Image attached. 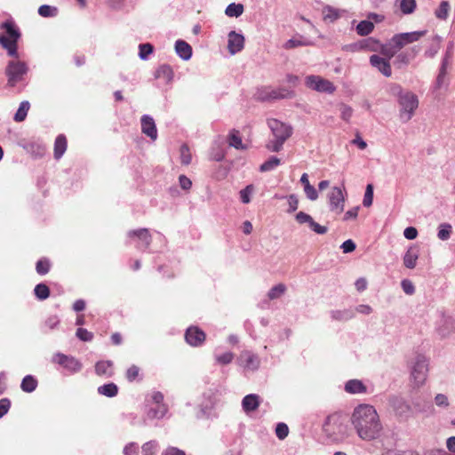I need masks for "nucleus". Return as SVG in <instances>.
Masks as SVG:
<instances>
[{"label":"nucleus","mask_w":455,"mask_h":455,"mask_svg":"<svg viewBox=\"0 0 455 455\" xmlns=\"http://www.w3.org/2000/svg\"><path fill=\"white\" fill-rule=\"evenodd\" d=\"M305 84L308 88L320 92L333 93L336 89L333 84L329 80L314 75L306 77Z\"/></svg>","instance_id":"obj_8"},{"label":"nucleus","mask_w":455,"mask_h":455,"mask_svg":"<svg viewBox=\"0 0 455 455\" xmlns=\"http://www.w3.org/2000/svg\"><path fill=\"white\" fill-rule=\"evenodd\" d=\"M254 191L253 185H248L240 191V199L243 204H249L251 202V195Z\"/></svg>","instance_id":"obj_49"},{"label":"nucleus","mask_w":455,"mask_h":455,"mask_svg":"<svg viewBox=\"0 0 455 455\" xmlns=\"http://www.w3.org/2000/svg\"><path fill=\"white\" fill-rule=\"evenodd\" d=\"M419 259V250L411 246L403 256V265L410 269H413L417 265V260Z\"/></svg>","instance_id":"obj_22"},{"label":"nucleus","mask_w":455,"mask_h":455,"mask_svg":"<svg viewBox=\"0 0 455 455\" xmlns=\"http://www.w3.org/2000/svg\"><path fill=\"white\" fill-rule=\"evenodd\" d=\"M267 125L273 139L267 141L266 148L271 152H279L283 149L284 142L291 136L292 127L274 118L267 120Z\"/></svg>","instance_id":"obj_2"},{"label":"nucleus","mask_w":455,"mask_h":455,"mask_svg":"<svg viewBox=\"0 0 455 455\" xmlns=\"http://www.w3.org/2000/svg\"><path fill=\"white\" fill-rule=\"evenodd\" d=\"M281 161L276 156H271L267 161L264 162L260 167V172H269L274 170L280 164Z\"/></svg>","instance_id":"obj_40"},{"label":"nucleus","mask_w":455,"mask_h":455,"mask_svg":"<svg viewBox=\"0 0 455 455\" xmlns=\"http://www.w3.org/2000/svg\"><path fill=\"white\" fill-rule=\"evenodd\" d=\"M351 424L357 435L364 441L377 439L382 431L379 414L375 408L369 404H360L354 409Z\"/></svg>","instance_id":"obj_1"},{"label":"nucleus","mask_w":455,"mask_h":455,"mask_svg":"<svg viewBox=\"0 0 455 455\" xmlns=\"http://www.w3.org/2000/svg\"><path fill=\"white\" fill-rule=\"evenodd\" d=\"M285 291L286 286L283 283H278L269 290L267 297L269 299H278L284 294Z\"/></svg>","instance_id":"obj_38"},{"label":"nucleus","mask_w":455,"mask_h":455,"mask_svg":"<svg viewBox=\"0 0 455 455\" xmlns=\"http://www.w3.org/2000/svg\"><path fill=\"white\" fill-rule=\"evenodd\" d=\"M36 272L39 275H45L50 270V262L47 259H40L36 263Z\"/></svg>","instance_id":"obj_52"},{"label":"nucleus","mask_w":455,"mask_h":455,"mask_svg":"<svg viewBox=\"0 0 455 455\" xmlns=\"http://www.w3.org/2000/svg\"><path fill=\"white\" fill-rule=\"evenodd\" d=\"M331 318L337 321H347L355 317L353 308H346L342 310H332L331 312Z\"/></svg>","instance_id":"obj_26"},{"label":"nucleus","mask_w":455,"mask_h":455,"mask_svg":"<svg viewBox=\"0 0 455 455\" xmlns=\"http://www.w3.org/2000/svg\"><path fill=\"white\" fill-rule=\"evenodd\" d=\"M215 359L218 363L220 364H228L230 363L234 359V354L231 352L224 353L223 355H216Z\"/></svg>","instance_id":"obj_56"},{"label":"nucleus","mask_w":455,"mask_h":455,"mask_svg":"<svg viewBox=\"0 0 455 455\" xmlns=\"http://www.w3.org/2000/svg\"><path fill=\"white\" fill-rule=\"evenodd\" d=\"M450 11V4L447 1H443L435 11V16L440 20H446Z\"/></svg>","instance_id":"obj_42"},{"label":"nucleus","mask_w":455,"mask_h":455,"mask_svg":"<svg viewBox=\"0 0 455 455\" xmlns=\"http://www.w3.org/2000/svg\"><path fill=\"white\" fill-rule=\"evenodd\" d=\"M401 286L403 291L408 295H412L415 292V287L412 282L408 279L403 280L401 282Z\"/></svg>","instance_id":"obj_61"},{"label":"nucleus","mask_w":455,"mask_h":455,"mask_svg":"<svg viewBox=\"0 0 455 455\" xmlns=\"http://www.w3.org/2000/svg\"><path fill=\"white\" fill-rule=\"evenodd\" d=\"M339 110L340 112V117L346 122H349L353 116V108L348 105L341 103L339 105Z\"/></svg>","instance_id":"obj_46"},{"label":"nucleus","mask_w":455,"mask_h":455,"mask_svg":"<svg viewBox=\"0 0 455 455\" xmlns=\"http://www.w3.org/2000/svg\"><path fill=\"white\" fill-rule=\"evenodd\" d=\"M400 8L403 13L410 14L414 12L416 8L415 0H401Z\"/></svg>","instance_id":"obj_44"},{"label":"nucleus","mask_w":455,"mask_h":455,"mask_svg":"<svg viewBox=\"0 0 455 455\" xmlns=\"http://www.w3.org/2000/svg\"><path fill=\"white\" fill-rule=\"evenodd\" d=\"M192 161V156L189 148L187 145L180 147V162L182 164L188 165Z\"/></svg>","instance_id":"obj_47"},{"label":"nucleus","mask_w":455,"mask_h":455,"mask_svg":"<svg viewBox=\"0 0 455 455\" xmlns=\"http://www.w3.org/2000/svg\"><path fill=\"white\" fill-rule=\"evenodd\" d=\"M34 292L36 297L40 300L46 299L50 296V290L44 283L37 284L34 289Z\"/></svg>","instance_id":"obj_39"},{"label":"nucleus","mask_w":455,"mask_h":455,"mask_svg":"<svg viewBox=\"0 0 455 455\" xmlns=\"http://www.w3.org/2000/svg\"><path fill=\"white\" fill-rule=\"evenodd\" d=\"M328 204L330 211L339 215L344 211L345 197L342 189L333 187L328 194Z\"/></svg>","instance_id":"obj_9"},{"label":"nucleus","mask_w":455,"mask_h":455,"mask_svg":"<svg viewBox=\"0 0 455 455\" xmlns=\"http://www.w3.org/2000/svg\"><path fill=\"white\" fill-rule=\"evenodd\" d=\"M363 50L371 52H379L380 49V42L373 37H368L362 40Z\"/></svg>","instance_id":"obj_31"},{"label":"nucleus","mask_w":455,"mask_h":455,"mask_svg":"<svg viewBox=\"0 0 455 455\" xmlns=\"http://www.w3.org/2000/svg\"><path fill=\"white\" fill-rule=\"evenodd\" d=\"M168 409L165 404H157L155 409H150L148 411V417L149 419H162L167 412Z\"/></svg>","instance_id":"obj_36"},{"label":"nucleus","mask_w":455,"mask_h":455,"mask_svg":"<svg viewBox=\"0 0 455 455\" xmlns=\"http://www.w3.org/2000/svg\"><path fill=\"white\" fill-rule=\"evenodd\" d=\"M374 28V25L371 21L369 20H362L359 22V24L356 26V32L360 36H367Z\"/></svg>","instance_id":"obj_35"},{"label":"nucleus","mask_w":455,"mask_h":455,"mask_svg":"<svg viewBox=\"0 0 455 455\" xmlns=\"http://www.w3.org/2000/svg\"><path fill=\"white\" fill-rule=\"evenodd\" d=\"M428 372V360L422 355H418L412 363L411 379L414 387H419L427 380Z\"/></svg>","instance_id":"obj_6"},{"label":"nucleus","mask_w":455,"mask_h":455,"mask_svg":"<svg viewBox=\"0 0 455 455\" xmlns=\"http://www.w3.org/2000/svg\"><path fill=\"white\" fill-rule=\"evenodd\" d=\"M185 339L189 345L197 347L204 343L205 333L198 327L191 326L188 328L185 333Z\"/></svg>","instance_id":"obj_15"},{"label":"nucleus","mask_w":455,"mask_h":455,"mask_svg":"<svg viewBox=\"0 0 455 455\" xmlns=\"http://www.w3.org/2000/svg\"><path fill=\"white\" fill-rule=\"evenodd\" d=\"M243 5L242 4L232 3L228 4L225 10V13L228 17H239L243 12Z\"/></svg>","instance_id":"obj_30"},{"label":"nucleus","mask_w":455,"mask_h":455,"mask_svg":"<svg viewBox=\"0 0 455 455\" xmlns=\"http://www.w3.org/2000/svg\"><path fill=\"white\" fill-rule=\"evenodd\" d=\"M370 63L386 77L391 76V66L389 60H387L386 58L379 57V55H371L370 57Z\"/></svg>","instance_id":"obj_17"},{"label":"nucleus","mask_w":455,"mask_h":455,"mask_svg":"<svg viewBox=\"0 0 455 455\" xmlns=\"http://www.w3.org/2000/svg\"><path fill=\"white\" fill-rule=\"evenodd\" d=\"M1 28L5 30V35H0V44L4 48L9 56L18 57L17 42L20 37V33L12 21L2 23Z\"/></svg>","instance_id":"obj_4"},{"label":"nucleus","mask_w":455,"mask_h":455,"mask_svg":"<svg viewBox=\"0 0 455 455\" xmlns=\"http://www.w3.org/2000/svg\"><path fill=\"white\" fill-rule=\"evenodd\" d=\"M28 71V68L25 62L19 60L9 61L5 69L8 85L13 87L23 81Z\"/></svg>","instance_id":"obj_7"},{"label":"nucleus","mask_w":455,"mask_h":455,"mask_svg":"<svg viewBox=\"0 0 455 455\" xmlns=\"http://www.w3.org/2000/svg\"><path fill=\"white\" fill-rule=\"evenodd\" d=\"M27 148L37 156H43L45 154V147L41 143L31 142Z\"/></svg>","instance_id":"obj_45"},{"label":"nucleus","mask_w":455,"mask_h":455,"mask_svg":"<svg viewBox=\"0 0 455 455\" xmlns=\"http://www.w3.org/2000/svg\"><path fill=\"white\" fill-rule=\"evenodd\" d=\"M304 192L307 197L311 201H315L318 198V193L312 185L304 188Z\"/></svg>","instance_id":"obj_62"},{"label":"nucleus","mask_w":455,"mask_h":455,"mask_svg":"<svg viewBox=\"0 0 455 455\" xmlns=\"http://www.w3.org/2000/svg\"><path fill=\"white\" fill-rule=\"evenodd\" d=\"M310 44L309 42L307 41H303V40H299V39H289L285 44H284V48L285 49H292V48H295V47H298V46H304V45H308Z\"/></svg>","instance_id":"obj_59"},{"label":"nucleus","mask_w":455,"mask_h":455,"mask_svg":"<svg viewBox=\"0 0 455 455\" xmlns=\"http://www.w3.org/2000/svg\"><path fill=\"white\" fill-rule=\"evenodd\" d=\"M403 37L407 44L419 41L422 36L426 35V31H413L408 33H402Z\"/></svg>","instance_id":"obj_41"},{"label":"nucleus","mask_w":455,"mask_h":455,"mask_svg":"<svg viewBox=\"0 0 455 455\" xmlns=\"http://www.w3.org/2000/svg\"><path fill=\"white\" fill-rule=\"evenodd\" d=\"M398 103L400 105V118L404 123L410 121L419 107L417 95L406 91L398 100Z\"/></svg>","instance_id":"obj_5"},{"label":"nucleus","mask_w":455,"mask_h":455,"mask_svg":"<svg viewBox=\"0 0 455 455\" xmlns=\"http://www.w3.org/2000/svg\"><path fill=\"white\" fill-rule=\"evenodd\" d=\"M345 390L349 394H364L367 391V387L359 379H350L346 383Z\"/></svg>","instance_id":"obj_24"},{"label":"nucleus","mask_w":455,"mask_h":455,"mask_svg":"<svg viewBox=\"0 0 455 455\" xmlns=\"http://www.w3.org/2000/svg\"><path fill=\"white\" fill-rule=\"evenodd\" d=\"M389 402L396 415L400 417H408L411 412V406L403 398L393 396L390 398Z\"/></svg>","instance_id":"obj_18"},{"label":"nucleus","mask_w":455,"mask_h":455,"mask_svg":"<svg viewBox=\"0 0 455 455\" xmlns=\"http://www.w3.org/2000/svg\"><path fill=\"white\" fill-rule=\"evenodd\" d=\"M153 46L150 44H140V52L139 56L141 60L148 59V55L152 53Z\"/></svg>","instance_id":"obj_55"},{"label":"nucleus","mask_w":455,"mask_h":455,"mask_svg":"<svg viewBox=\"0 0 455 455\" xmlns=\"http://www.w3.org/2000/svg\"><path fill=\"white\" fill-rule=\"evenodd\" d=\"M60 319L57 315H50L44 323V326L49 330L56 329L60 324Z\"/></svg>","instance_id":"obj_53"},{"label":"nucleus","mask_w":455,"mask_h":455,"mask_svg":"<svg viewBox=\"0 0 455 455\" xmlns=\"http://www.w3.org/2000/svg\"><path fill=\"white\" fill-rule=\"evenodd\" d=\"M157 443L156 441H149L142 445L143 455H155L157 450Z\"/></svg>","instance_id":"obj_51"},{"label":"nucleus","mask_w":455,"mask_h":455,"mask_svg":"<svg viewBox=\"0 0 455 455\" xmlns=\"http://www.w3.org/2000/svg\"><path fill=\"white\" fill-rule=\"evenodd\" d=\"M67 149V140L66 137L62 134L59 135L54 143V157L55 159H60L65 153Z\"/></svg>","instance_id":"obj_25"},{"label":"nucleus","mask_w":455,"mask_h":455,"mask_svg":"<svg viewBox=\"0 0 455 455\" xmlns=\"http://www.w3.org/2000/svg\"><path fill=\"white\" fill-rule=\"evenodd\" d=\"M76 337L83 341H91L93 338L92 333L84 328H78L76 330Z\"/></svg>","instance_id":"obj_60"},{"label":"nucleus","mask_w":455,"mask_h":455,"mask_svg":"<svg viewBox=\"0 0 455 455\" xmlns=\"http://www.w3.org/2000/svg\"><path fill=\"white\" fill-rule=\"evenodd\" d=\"M242 406L246 413L254 411L259 406V396L255 394H250L243 397Z\"/></svg>","instance_id":"obj_20"},{"label":"nucleus","mask_w":455,"mask_h":455,"mask_svg":"<svg viewBox=\"0 0 455 455\" xmlns=\"http://www.w3.org/2000/svg\"><path fill=\"white\" fill-rule=\"evenodd\" d=\"M237 363L244 370L255 371L260 365V359L252 352L245 350L240 354Z\"/></svg>","instance_id":"obj_10"},{"label":"nucleus","mask_w":455,"mask_h":455,"mask_svg":"<svg viewBox=\"0 0 455 455\" xmlns=\"http://www.w3.org/2000/svg\"><path fill=\"white\" fill-rule=\"evenodd\" d=\"M95 372L99 376L109 378L113 376V363L111 361H100L95 365Z\"/></svg>","instance_id":"obj_23"},{"label":"nucleus","mask_w":455,"mask_h":455,"mask_svg":"<svg viewBox=\"0 0 455 455\" xmlns=\"http://www.w3.org/2000/svg\"><path fill=\"white\" fill-rule=\"evenodd\" d=\"M388 92L391 95L397 97V99L399 100L401 98V96H403L405 92L403 90V88L400 84H391L388 86Z\"/></svg>","instance_id":"obj_57"},{"label":"nucleus","mask_w":455,"mask_h":455,"mask_svg":"<svg viewBox=\"0 0 455 455\" xmlns=\"http://www.w3.org/2000/svg\"><path fill=\"white\" fill-rule=\"evenodd\" d=\"M339 17V12L337 9L331 6H325L323 9V18L325 21L333 22Z\"/></svg>","instance_id":"obj_32"},{"label":"nucleus","mask_w":455,"mask_h":455,"mask_svg":"<svg viewBox=\"0 0 455 455\" xmlns=\"http://www.w3.org/2000/svg\"><path fill=\"white\" fill-rule=\"evenodd\" d=\"M138 447L134 443H130L124 448V455H137Z\"/></svg>","instance_id":"obj_64"},{"label":"nucleus","mask_w":455,"mask_h":455,"mask_svg":"<svg viewBox=\"0 0 455 455\" xmlns=\"http://www.w3.org/2000/svg\"><path fill=\"white\" fill-rule=\"evenodd\" d=\"M391 44H395V47L397 51H400L403 46L407 44L405 43L404 38L403 37V34H396L391 38Z\"/></svg>","instance_id":"obj_58"},{"label":"nucleus","mask_w":455,"mask_h":455,"mask_svg":"<svg viewBox=\"0 0 455 455\" xmlns=\"http://www.w3.org/2000/svg\"><path fill=\"white\" fill-rule=\"evenodd\" d=\"M289 434V428L284 423H278L275 427V435L280 440H283Z\"/></svg>","instance_id":"obj_54"},{"label":"nucleus","mask_w":455,"mask_h":455,"mask_svg":"<svg viewBox=\"0 0 455 455\" xmlns=\"http://www.w3.org/2000/svg\"><path fill=\"white\" fill-rule=\"evenodd\" d=\"M57 13V8L43 4L38 8V14L42 17H53Z\"/></svg>","instance_id":"obj_48"},{"label":"nucleus","mask_w":455,"mask_h":455,"mask_svg":"<svg viewBox=\"0 0 455 455\" xmlns=\"http://www.w3.org/2000/svg\"><path fill=\"white\" fill-rule=\"evenodd\" d=\"M355 243L353 240L348 239L341 244L340 248L342 249L344 253H349L355 250Z\"/></svg>","instance_id":"obj_63"},{"label":"nucleus","mask_w":455,"mask_h":455,"mask_svg":"<svg viewBox=\"0 0 455 455\" xmlns=\"http://www.w3.org/2000/svg\"><path fill=\"white\" fill-rule=\"evenodd\" d=\"M175 51L179 57L183 60H188L192 56V47L183 40L176 41Z\"/></svg>","instance_id":"obj_21"},{"label":"nucleus","mask_w":455,"mask_h":455,"mask_svg":"<svg viewBox=\"0 0 455 455\" xmlns=\"http://www.w3.org/2000/svg\"><path fill=\"white\" fill-rule=\"evenodd\" d=\"M451 231V225L448 223H442L438 227L437 237L442 241H446L450 238Z\"/></svg>","instance_id":"obj_37"},{"label":"nucleus","mask_w":455,"mask_h":455,"mask_svg":"<svg viewBox=\"0 0 455 455\" xmlns=\"http://www.w3.org/2000/svg\"><path fill=\"white\" fill-rule=\"evenodd\" d=\"M326 436L334 443H339L347 437V428L344 419L339 414L327 417L323 426Z\"/></svg>","instance_id":"obj_3"},{"label":"nucleus","mask_w":455,"mask_h":455,"mask_svg":"<svg viewBox=\"0 0 455 455\" xmlns=\"http://www.w3.org/2000/svg\"><path fill=\"white\" fill-rule=\"evenodd\" d=\"M244 36L235 31H230L228 35V49L231 55L240 52L244 47Z\"/></svg>","instance_id":"obj_12"},{"label":"nucleus","mask_w":455,"mask_h":455,"mask_svg":"<svg viewBox=\"0 0 455 455\" xmlns=\"http://www.w3.org/2000/svg\"><path fill=\"white\" fill-rule=\"evenodd\" d=\"M379 52L383 54L387 60H390L397 53V49L395 47V44H391V40L387 44H380V49Z\"/></svg>","instance_id":"obj_33"},{"label":"nucleus","mask_w":455,"mask_h":455,"mask_svg":"<svg viewBox=\"0 0 455 455\" xmlns=\"http://www.w3.org/2000/svg\"><path fill=\"white\" fill-rule=\"evenodd\" d=\"M228 144L236 149H245L246 147L243 144L242 139L239 136V132L233 130L228 137Z\"/></svg>","instance_id":"obj_29"},{"label":"nucleus","mask_w":455,"mask_h":455,"mask_svg":"<svg viewBox=\"0 0 455 455\" xmlns=\"http://www.w3.org/2000/svg\"><path fill=\"white\" fill-rule=\"evenodd\" d=\"M373 201V186L368 184L365 189L363 204L364 207H370Z\"/></svg>","instance_id":"obj_50"},{"label":"nucleus","mask_w":455,"mask_h":455,"mask_svg":"<svg viewBox=\"0 0 455 455\" xmlns=\"http://www.w3.org/2000/svg\"><path fill=\"white\" fill-rule=\"evenodd\" d=\"M128 236L131 238L136 237L138 239V248L146 250L149 247L152 238L151 235L147 228H140L137 230H131L128 232Z\"/></svg>","instance_id":"obj_14"},{"label":"nucleus","mask_w":455,"mask_h":455,"mask_svg":"<svg viewBox=\"0 0 455 455\" xmlns=\"http://www.w3.org/2000/svg\"><path fill=\"white\" fill-rule=\"evenodd\" d=\"M30 104L28 101H22L14 116V120L16 122H22L25 120L28 111L29 109Z\"/></svg>","instance_id":"obj_34"},{"label":"nucleus","mask_w":455,"mask_h":455,"mask_svg":"<svg viewBox=\"0 0 455 455\" xmlns=\"http://www.w3.org/2000/svg\"><path fill=\"white\" fill-rule=\"evenodd\" d=\"M295 219L299 224L307 223L308 227L316 234L323 235L328 231L327 227L321 226L315 222L309 214L304 212H298L295 216Z\"/></svg>","instance_id":"obj_13"},{"label":"nucleus","mask_w":455,"mask_h":455,"mask_svg":"<svg viewBox=\"0 0 455 455\" xmlns=\"http://www.w3.org/2000/svg\"><path fill=\"white\" fill-rule=\"evenodd\" d=\"M417 53L418 51L415 48H411L409 51L397 54L395 60V65H396L398 68H402L403 67L408 65L411 60L415 58Z\"/></svg>","instance_id":"obj_19"},{"label":"nucleus","mask_w":455,"mask_h":455,"mask_svg":"<svg viewBox=\"0 0 455 455\" xmlns=\"http://www.w3.org/2000/svg\"><path fill=\"white\" fill-rule=\"evenodd\" d=\"M140 124L143 134L149 137L152 140H156L157 139V129L153 117L148 115L142 116Z\"/></svg>","instance_id":"obj_16"},{"label":"nucleus","mask_w":455,"mask_h":455,"mask_svg":"<svg viewBox=\"0 0 455 455\" xmlns=\"http://www.w3.org/2000/svg\"><path fill=\"white\" fill-rule=\"evenodd\" d=\"M37 387V381L36 379L31 376L27 375L21 381L20 387L24 392L31 393L33 392Z\"/></svg>","instance_id":"obj_28"},{"label":"nucleus","mask_w":455,"mask_h":455,"mask_svg":"<svg viewBox=\"0 0 455 455\" xmlns=\"http://www.w3.org/2000/svg\"><path fill=\"white\" fill-rule=\"evenodd\" d=\"M155 76L156 78L164 77L169 81L172 77V70L169 66L163 65L156 69Z\"/></svg>","instance_id":"obj_43"},{"label":"nucleus","mask_w":455,"mask_h":455,"mask_svg":"<svg viewBox=\"0 0 455 455\" xmlns=\"http://www.w3.org/2000/svg\"><path fill=\"white\" fill-rule=\"evenodd\" d=\"M118 387L114 383H108L98 387V393L107 397H114L117 395Z\"/></svg>","instance_id":"obj_27"},{"label":"nucleus","mask_w":455,"mask_h":455,"mask_svg":"<svg viewBox=\"0 0 455 455\" xmlns=\"http://www.w3.org/2000/svg\"><path fill=\"white\" fill-rule=\"evenodd\" d=\"M53 362L59 363L71 372H78L82 369V363L77 359L61 353H57L53 356Z\"/></svg>","instance_id":"obj_11"}]
</instances>
